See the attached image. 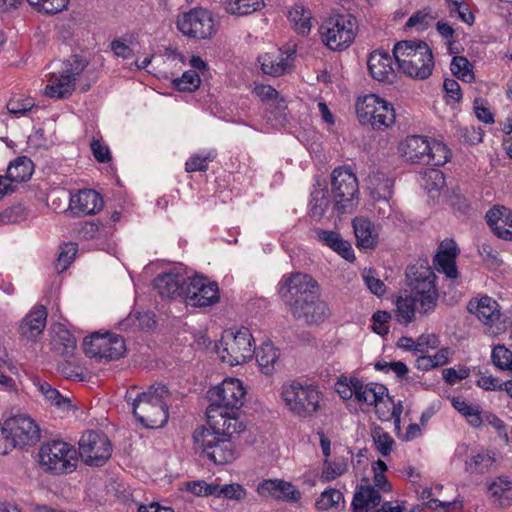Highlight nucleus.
Wrapping results in <instances>:
<instances>
[{"mask_svg": "<svg viewBox=\"0 0 512 512\" xmlns=\"http://www.w3.org/2000/svg\"><path fill=\"white\" fill-rule=\"evenodd\" d=\"M402 156L410 163L426 165L429 163V140L424 136H408L400 143Z\"/></svg>", "mask_w": 512, "mask_h": 512, "instance_id": "23", "label": "nucleus"}, {"mask_svg": "<svg viewBox=\"0 0 512 512\" xmlns=\"http://www.w3.org/2000/svg\"><path fill=\"white\" fill-rule=\"evenodd\" d=\"M393 56L384 50L373 51L367 61L373 79L379 82L392 83L396 78L393 68Z\"/></svg>", "mask_w": 512, "mask_h": 512, "instance_id": "21", "label": "nucleus"}, {"mask_svg": "<svg viewBox=\"0 0 512 512\" xmlns=\"http://www.w3.org/2000/svg\"><path fill=\"white\" fill-rule=\"evenodd\" d=\"M84 351L87 356L106 360H117L121 358L125 351L124 339L115 334L106 333L101 335L95 332L90 340H84Z\"/></svg>", "mask_w": 512, "mask_h": 512, "instance_id": "16", "label": "nucleus"}, {"mask_svg": "<svg viewBox=\"0 0 512 512\" xmlns=\"http://www.w3.org/2000/svg\"><path fill=\"white\" fill-rule=\"evenodd\" d=\"M393 57L398 69L414 79H427L434 68L432 50L422 40H404L393 48Z\"/></svg>", "mask_w": 512, "mask_h": 512, "instance_id": "3", "label": "nucleus"}, {"mask_svg": "<svg viewBox=\"0 0 512 512\" xmlns=\"http://www.w3.org/2000/svg\"><path fill=\"white\" fill-rule=\"evenodd\" d=\"M488 498L500 508L512 505V480L507 476H497L486 483Z\"/></svg>", "mask_w": 512, "mask_h": 512, "instance_id": "27", "label": "nucleus"}, {"mask_svg": "<svg viewBox=\"0 0 512 512\" xmlns=\"http://www.w3.org/2000/svg\"><path fill=\"white\" fill-rule=\"evenodd\" d=\"M381 502V495L375 487L369 483L360 485L354 494L352 501L353 512H369Z\"/></svg>", "mask_w": 512, "mask_h": 512, "instance_id": "33", "label": "nucleus"}, {"mask_svg": "<svg viewBox=\"0 0 512 512\" xmlns=\"http://www.w3.org/2000/svg\"><path fill=\"white\" fill-rule=\"evenodd\" d=\"M47 320V310L43 305L36 306L27 314L19 325V333L22 338L32 341L40 335Z\"/></svg>", "mask_w": 512, "mask_h": 512, "instance_id": "29", "label": "nucleus"}, {"mask_svg": "<svg viewBox=\"0 0 512 512\" xmlns=\"http://www.w3.org/2000/svg\"><path fill=\"white\" fill-rule=\"evenodd\" d=\"M70 360L64 359V362L58 365V371L67 379L83 381L85 379L83 369L74 365Z\"/></svg>", "mask_w": 512, "mask_h": 512, "instance_id": "56", "label": "nucleus"}, {"mask_svg": "<svg viewBox=\"0 0 512 512\" xmlns=\"http://www.w3.org/2000/svg\"><path fill=\"white\" fill-rule=\"evenodd\" d=\"M257 492L263 497H271L283 502H298L301 492L291 483L280 479H266L257 486Z\"/></svg>", "mask_w": 512, "mask_h": 512, "instance_id": "20", "label": "nucleus"}, {"mask_svg": "<svg viewBox=\"0 0 512 512\" xmlns=\"http://www.w3.org/2000/svg\"><path fill=\"white\" fill-rule=\"evenodd\" d=\"M88 61L79 56L72 55L62 63L59 71L49 75L48 84L45 87V95L51 98L64 99L72 95L75 83L84 71Z\"/></svg>", "mask_w": 512, "mask_h": 512, "instance_id": "10", "label": "nucleus"}, {"mask_svg": "<svg viewBox=\"0 0 512 512\" xmlns=\"http://www.w3.org/2000/svg\"><path fill=\"white\" fill-rule=\"evenodd\" d=\"M111 454V442L103 432L88 431L82 435L79 441V455L86 464L103 466Z\"/></svg>", "mask_w": 512, "mask_h": 512, "instance_id": "15", "label": "nucleus"}, {"mask_svg": "<svg viewBox=\"0 0 512 512\" xmlns=\"http://www.w3.org/2000/svg\"><path fill=\"white\" fill-rule=\"evenodd\" d=\"M237 412L238 410H235L234 413L229 411L221 413L219 416L215 415L213 418H207L208 428L231 440L233 434H239L245 430V425L239 421Z\"/></svg>", "mask_w": 512, "mask_h": 512, "instance_id": "30", "label": "nucleus"}, {"mask_svg": "<svg viewBox=\"0 0 512 512\" xmlns=\"http://www.w3.org/2000/svg\"><path fill=\"white\" fill-rule=\"evenodd\" d=\"M353 388L356 390V400L358 402L366 403L367 405H377L383 400L384 395L387 393V388L378 383H369L364 385L361 380H355L352 383Z\"/></svg>", "mask_w": 512, "mask_h": 512, "instance_id": "38", "label": "nucleus"}, {"mask_svg": "<svg viewBox=\"0 0 512 512\" xmlns=\"http://www.w3.org/2000/svg\"><path fill=\"white\" fill-rule=\"evenodd\" d=\"M26 208L23 204H15L0 213V224H14L26 219Z\"/></svg>", "mask_w": 512, "mask_h": 512, "instance_id": "53", "label": "nucleus"}, {"mask_svg": "<svg viewBox=\"0 0 512 512\" xmlns=\"http://www.w3.org/2000/svg\"><path fill=\"white\" fill-rule=\"evenodd\" d=\"M447 2L448 8L452 14L456 13L459 18L467 24L473 23L474 16L469 12L468 6L465 3L460 0H447Z\"/></svg>", "mask_w": 512, "mask_h": 512, "instance_id": "57", "label": "nucleus"}, {"mask_svg": "<svg viewBox=\"0 0 512 512\" xmlns=\"http://www.w3.org/2000/svg\"><path fill=\"white\" fill-rule=\"evenodd\" d=\"M460 137L470 145H476L482 142L484 132L480 127L466 126L459 129Z\"/></svg>", "mask_w": 512, "mask_h": 512, "instance_id": "59", "label": "nucleus"}, {"mask_svg": "<svg viewBox=\"0 0 512 512\" xmlns=\"http://www.w3.org/2000/svg\"><path fill=\"white\" fill-rule=\"evenodd\" d=\"M330 206L328 191L325 188H316L311 193L309 215L315 221H320Z\"/></svg>", "mask_w": 512, "mask_h": 512, "instance_id": "42", "label": "nucleus"}, {"mask_svg": "<svg viewBox=\"0 0 512 512\" xmlns=\"http://www.w3.org/2000/svg\"><path fill=\"white\" fill-rule=\"evenodd\" d=\"M245 390L239 379L228 378L221 384L208 391L209 406L206 409L207 418H213L221 413H234L243 405Z\"/></svg>", "mask_w": 512, "mask_h": 512, "instance_id": "9", "label": "nucleus"}, {"mask_svg": "<svg viewBox=\"0 0 512 512\" xmlns=\"http://www.w3.org/2000/svg\"><path fill=\"white\" fill-rule=\"evenodd\" d=\"M290 311L295 319L313 325L325 321L330 316L327 303L319 298V294H308L305 299H297L290 303Z\"/></svg>", "mask_w": 512, "mask_h": 512, "instance_id": "17", "label": "nucleus"}, {"mask_svg": "<svg viewBox=\"0 0 512 512\" xmlns=\"http://www.w3.org/2000/svg\"><path fill=\"white\" fill-rule=\"evenodd\" d=\"M102 207V197L92 189L80 190L77 194L70 197V208L77 214H95L100 211Z\"/></svg>", "mask_w": 512, "mask_h": 512, "instance_id": "28", "label": "nucleus"}, {"mask_svg": "<svg viewBox=\"0 0 512 512\" xmlns=\"http://www.w3.org/2000/svg\"><path fill=\"white\" fill-rule=\"evenodd\" d=\"M315 234L319 241L337 252L344 259L351 261L355 258L350 243L343 240L339 233L317 228L315 229Z\"/></svg>", "mask_w": 512, "mask_h": 512, "instance_id": "36", "label": "nucleus"}, {"mask_svg": "<svg viewBox=\"0 0 512 512\" xmlns=\"http://www.w3.org/2000/svg\"><path fill=\"white\" fill-rule=\"evenodd\" d=\"M153 284L162 298L180 297L185 299L187 279L180 274H160L154 279Z\"/></svg>", "mask_w": 512, "mask_h": 512, "instance_id": "26", "label": "nucleus"}, {"mask_svg": "<svg viewBox=\"0 0 512 512\" xmlns=\"http://www.w3.org/2000/svg\"><path fill=\"white\" fill-rule=\"evenodd\" d=\"M356 377L341 376L336 382V391L339 396L344 400H349L353 396L356 398V390L353 388L352 383L355 384Z\"/></svg>", "mask_w": 512, "mask_h": 512, "instance_id": "55", "label": "nucleus"}, {"mask_svg": "<svg viewBox=\"0 0 512 512\" xmlns=\"http://www.w3.org/2000/svg\"><path fill=\"white\" fill-rule=\"evenodd\" d=\"M356 113L362 124H369L373 129H386L395 122L392 104L375 94L366 95L357 102Z\"/></svg>", "mask_w": 512, "mask_h": 512, "instance_id": "12", "label": "nucleus"}, {"mask_svg": "<svg viewBox=\"0 0 512 512\" xmlns=\"http://www.w3.org/2000/svg\"><path fill=\"white\" fill-rule=\"evenodd\" d=\"M38 456L41 468L55 475L72 473L77 468V450L60 439L43 442Z\"/></svg>", "mask_w": 512, "mask_h": 512, "instance_id": "7", "label": "nucleus"}, {"mask_svg": "<svg viewBox=\"0 0 512 512\" xmlns=\"http://www.w3.org/2000/svg\"><path fill=\"white\" fill-rule=\"evenodd\" d=\"M312 14L303 6L296 5L288 13V19L293 24L298 34L307 36L311 30Z\"/></svg>", "mask_w": 512, "mask_h": 512, "instance_id": "43", "label": "nucleus"}, {"mask_svg": "<svg viewBox=\"0 0 512 512\" xmlns=\"http://www.w3.org/2000/svg\"><path fill=\"white\" fill-rule=\"evenodd\" d=\"M470 62L463 56H454L450 64L451 72L462 80L474 78Z\"/></svg>", "mask_w": 512, "mask_h": 512, "instance_id": "51", "label": "nucleus"}, {"mask_svg": "<svg viewBox=\"0 0 512 512\" xmlns=\"http://www.w3.org/2000/svg\"><path fill=\"white\" fill-rule=\"evenodd\" d=\"M193 439L202 448L203 453L217 465H223L235 459L231 440L208 427L195 430Z\"/></svg>", "mask_w": 512, "mask_h": 512, "instance_id": "14", "label": "nucleus"}, {"mask_svg": "<svg viewBox=\"0 0 512 512\" xmlns=\"http://www.w3.org/2000/svg\"><path fill=\"white\" fill-rule=\"evenodd\" d=\"M457 245L452 239H445L441 242L439 250L434 257V265L439 272L444 273L448 278L458 277V270L455 259L457 257Z\"/></svg>", "mask_w": 512, "mask_h": 512, "instance_id": "25", "label": "nucleus"}, {"mask_svg": "<svg viewBox=\"0 0 512 512\" xmlns=\"http://www.w3.org/2000/svg\"><path fill=\"white\" fill-rule=\"evenodd\" d=\"M474 112L479 121L486 124L494 123V115L486 106V101L484 99L476 98L474 100Z\"/></svg>", "mask_w": 512, "mask_h": 512, "instance_id": "62", "label": "nucleus"}, {"mask_svg": "<svg viewBox=\"0 0 512 512\" xmlns=\"http://www.w3.org/2000/svg\"><path fill=\"white\" fill-rule=\"evenodd\" d=\"M254 338L250 330L241 327L236 332L225 331L221 340L215 344V350L222 362L230 366L246 363L254 355Z\"/></svg>", "mask_w": 512, "mask_h": 512, "instance_id": "8", "label": "nucleus"}, {"mask_svg": "<svg viewBox=\"0 0 512 512\" xmlns=\"http://www.w3.org/2000/svg\"><path fill=\"white\" fill-rule=\"evenodd\" d=\"M35 385L38 391L49 401L52 405L63 409L70 410L73 405L71 399L67 396H63L56 388L52 387L48 382L37 380Z\"/></svg>", "mask_w": 512, "mask_h": 512, "instance_id": "41", "label": "nucleus"}, {"mask_svg": "<svg viewBox=\"0 0 512 512\" xmlns=\"http://www.w3.org/2000/svg\"><path fill=\"white\" fill-rule=\"evenodd\" d=\"M343 501V494L339 490L329 488L321 493L315 502V507L318 511H327L333 507H337L339 503Z\"/></svg>", "mask_w": 512, "mask_h": 512, "instance_id": "46", "label": "nucleus"}, {"mask_svg": "<svg viewBox=\"0 0 512 512\" xmlns=\"http://www.w3.org/2000/svg\"><path fill=\"white\" fill-rule=\"evenodd\" d=\"M486 221L493 233L501 239L512 240V211L494 206L486 213Z\"/></svg>", "mask_w": 512, "mask_h": 512, "instance_id": "24", "label": "nucleus"}, {"mask_svg": "<svg viewBox=\"0 0 512 512\" xmlns=\"http://www.w3.org/2000/svg\"><path fill=\"white\" fill-rule=\"evenodd\" d=\"M247 495L246 489L237 483L222 485L221 497L229 500H243Z\"/></svg>", "mask_w": 512, "mask_h": 512, "instance_id": "60", "label": "nucleus"}, {"mask_svg": "<svg viewBox=\"0 0 512 512\" xmlns=\"http://www.w3.org/2000/svg\"><path fill=\"white\" fill-rule=\"evenodd\" d=\"M200 77L195 70H189L183 73L179 78L172 81L173 87L182 92L195 91L200 85Z\"/></svg>", "mask_w": 512, "mask_h": 512, "instance_id": "49", "label": "nucleus"}, {"mask_svg": "<svg viewBox=\"0 0 512 512\" xmlns=\"http://www.w3.org/2000/svg\"><path fill=\"white\" fill-rule=\"evenodd\" d=\"M185 300L192 306H211L219 300V289L216 282H210L202 276L188 278Z\"/></svg>", "mask_w": 512, "mask_h": 512, "instance_id": "18", "label": "nucleus"}, {"mask_svg": "<svg viewBox=\"0 0 512 512\" xmlns=\"http://www.w3.org/2000/svg\"><path fill=\"white\" fill-rule=\"evenodd\" d=\"M353 229L360 248L371 249L377 244L378 233L373 223L365 217H356L353 220Z\"/></svg>", "mask_w": 512, "mask_h": 512, "instance_id": "37", "label": "nucleus"}, {"mask_svg": "<svg viewBox=\"0 0 512 512\" xmlns=\"http://www.w3.org/2000/svg\"><path fill=\"white\" fill-rule=\"evenodd\" d=\"M254 354L262 373L272 374L279 358L278 351L273 344L270 342L263 343L258 349L254 348Z\"/></svg>", "mask_w": 512, "mask_h": 512, "instance_id": "40", "label": "nucleus"}, {"mask_svg": "<svg viewBox=\"0 0 512 512\" xmlns=\"http://www.w3.org/2000/svg\"><path fill=\"white\" fill-rule=\"evenodd\" d=\"M358 21L350 13H336L327 17L319 28L323 44L333 51L347 49L355 40Z\"/></svg>", "mask_w": 512, "mask_h": 512, "instance_id": "5", "label": "nucleus"}, {"mask_svg": "<svg viewBox=\"0 0 512 512\" xmlns=\"http://www.w3.org/2000/svg\"><path fill=\"white\" fill-rule=\"evenodd\" d=\"M494 453L487 449L473 451L465 460L464 470L471 476L484 475L492 471L495 465Z\"/></svg>", "mask_w": 512, "mask_h": 512, "instance_id": "32", "label": "nucleus"}, {"mask_svg": "<svg viewBox=\"0 0 512 512\" xmlns=\"http://www.w3.org/2000/svg\"><path fill=\"white\" fill-rule=\"evenodd\" d=\"M52 350L64 359H72L76 351V339L64 326L59 325L51 340Z\"/></svg>", "mask_w": 512, "mask_h": 512, "instance_id": "35", "label": "nucleus"}, {"mask_svg": "<svg viewBox=\"0 0 512 512\" xmlns=\"http://www.w3.org/2000/svg\"><path fill=\"white\" fill-rule=\"evenodd\" d=\"M318 284L310 275L304 273H293L283 279L280 293L289 303L297 299H305L308 294L318 293Z\"/></svg>", "mask_w": 512, "mask_h": 512, "instance_id": "19", "label": "nucleus"}, {"mask_svg": "<svg viewBox=\"0 0 512 512\" xmlns=\"http://www.w3.org/2000/svg\"><path fill=\"white\" fill-rule=\"evenodd\" d=\"M391 318V315L386 311L378 310L376 311L373 316V331L377 333L378 335L384 336L388 334L389 328L386 326V323Z\"/></svg>", "mask_w": 512, "mask_h": 512, "instance_id": "61", "label": "nucleus"}, {"mask_svg": "<svg viewBox=\"0 0 512 512\" xmlns=\"http://www.w3.org/2000/svg\"><path fill=\"white\" fill-rule=\"evenodd\" d=\"M77 254V246L73 243L64 244L60 248L55 267L58 271H65L74 260Z\"/></svg>", "mask_w": 512, "mask_h": 512, "instance_id": "54", "label": "nucleus"}, {"mask_svg": "<svg viewBox=\"0 0 512 512\" xmlns=\"http://www.w3.org/2000/svg\"><path fill=\"white\" fill-rule=\"evenodd\" d=\"M169 398V390L163 384L151 385L141 393L137 392L136 387H131L125 395L126 401L132 405V413L137 421L150 429L161 428L167 423Z\"/></svg>", "mask_w": 512, "mask_h": 512, "instance_id": "1", "label": "nucleus"}, {"mask_svg": "<svg viewBox=\"0 0 512 512\" xmlns=\"http://www.w3.org/2000/svg\"><path fill=\"white\" fill-rule=\"evenodd\" d=\"M265 3L263 0H229L225 2V9L232 15H248L261 10Z\"/></svg>", "mask_w": 512, "mask_h": 512, "instance_id": "44", "label": "nucleus"}, {"mask_svg": "<svg viewBox=\"0 0 512 512\" xmlns=\"http://www.w3.org/2000/svg\"><path fill=\"white\" fill-rule=\"evenodd\" d=\"M280 396L285 408L298 419H313L324 409L323 393L317 385L306 381L284 383Z\"/></svg>", "mask_w": 512, "mask_h": 512, "instance_id": "2", "label": "nucleus"}, {"mask_svg": "<svg viewBox=\"0 0 512 512\" xmlns=\"http://www.w3.org/2000/svg\"><path fill=\"white\" fill-rule=\"evenodd\" d=\"M491 359L498 369L504 370L505 364L512 360V352L505 346L498 345L492 350Z\"/></svg>", "mask_w": 512, "mask_h": 512, "instance_id": "58", "label": "nucleus"}, {"mask_svg": "<svg viewBox=\"0 0 512 512\" xmlns=\"http://www.w3.org/2000/svg\"><path fill=\"white\" fill-rule=\"evenodd\" d=\"M429 148L427 155L429 163L427 165L441 166L449 160L450 150L444 143L434 140L432 142L429 141Z\"/></svg>", "mask_w": 512, "mask_h": 512, "instance_id": "48", "label": "nucleus"}, {"mask_svg": "<svg viewBox=\"0 0 512 512\" xmlns=\"http://www.w3.org/2000/svg\"><path fill=\"white\" fill-rule=\"evenodd\" d=\"M39 440L40 428L28 416H14L0 425V455H6L14 448L32 446Z\"/></svg>", "mask_w": 512, "mask_h": 512, "instance_id": "4", "label": "nucleus"}, {"mask_svg": "<svg viewBox=\"0 0 512 512\" xmlns=\"http://www.w3.org/2000/svg\"><path fill=\"white\" fill-rule=\"evenodd\" d=\"M419 302L412 295L400 296L396 302L397 320L405 325L413 321Z\"/></svg>", "mask_w": 512, "mask_h": 512, "instance_id": "45", "label": "nucleus"}, {"mask_svg": "<svg viewBox=\"0 0 512 512\" xmlns=\"http://www.w3.org/2000/svg\"><path fill=\"white\" fill-rule=\"evenodd\" d=\"M176 25L184 36L197 40L210 39L217 32L212 12L202 7L179 15Z\"/></svg>", "mask_w": 512, "mask_h": 512, "instance_id": "13", "label": "nucleus"}, {"mask_svg": "<svg viewBox=\"0 0 512 512\" xmlns=\"http://www.w3.org/2000/svg\"><path fill=\"white\" fill-rule=\"evenodd\" d=\"M393 181L389 178H384L371 192L372 198L375 201L374 208L378 215L382 218H389L392 212V205L390 199L393 194Z\"/></svg>", "mask_w": 512, "mask_h": 512, "instance_id": "34", "label": "nucleus"}, {"mask_svg": "<svg viewBox=\"0 0 512 512\" xmlns=\"http://www.w3.org/2000/svg\"><path fill=\"white\" fill-rule=\"evenodd\" d=\"M294 54L295 50L293 49H289L286 52L275 50L260 55L258 62L263 73L274 77L281 76L288 71Z\"/></svg>", "mask_w": 512, "mask_h": 512, "instance_id": "22", "label": "nucleus"}, {"mask_svg": "<svg viewBox=\"0 0 512 512\" xmlns=\"http://www.w3.org/2000/svg\"><path fill=\"white\" fill-rule=\"evenodd\" d=\"M216 155L215 151H209L206 155L195 154L186 161L185 170L187 172H205L208 169V162L213 161Z\"/></svg>", "mask_w": 512, "mask_h": 512, "instance_id": "50", "label": "nucleus"}, {"mask_svg": "<svg viewBox=\"0 0 512 512\" xmlns=\"http://www.w3.org/2000/svg\"><path fill=\"white\" fill-rule=\"evenodd\" d=\"M90 146L93 155L98 162L107 163L111 160V154L108 146L103 145L100 140L94 139Z\"/></svg>", "mask_w": 512, "mask_h": 512, "instance_id": "64", "label": "nucleus"}, {"mask_svg": "<svg viewBox=\"0 0 512 512\" xmlns=\"http://www.w3.org/2000/svg\"><path fill=\"white\" fill-rule=\"evenodd\" d=\"M406 277L410 287V295L418 302L422 313L434 310L438 300L435 286L436 275L427 262H420L407 268Z\"/></svg>", "mask_w": 512, "mask_h": 512, "instance_id": "6", "label": "nucleus"}, {"mask_svg": "<svg viewBox=\"0 0 512 512\" xmlns=\"http://www.w3.org/2000/svg\"><path fill=\"white\" fill-rule=\"evenodd\" d=\"M434 17L430 14V11L427 9L419 10L413 13L405 24V29L415 27L417 30H425L427 29Z\"/></svg>", "mask_w": 512, "mask_h": 512, "instance_id": "52", "label": "nucleus"}, {"mask_svg": "<svg viewBox=\"0 0 512 512\" xmlns=\"http://www.w3.org/2000/svg\"><path fill=\"white\" fill-rule=\"evenodd\" d=\"M477 386L485 391H503V382L492 375H482L476 382Z\"/></svg>", "mask_w": 512, "mask_h": 512, "instance_id": "63", "label": "nucleus"}, {"mask_svg": "<svg viewBox=\"0 0 512 512\" xmlns=\"http://www.w3.org/2000/svg\"><path fill=\"white\" fill-rule=\"evenodd\" d=\"M331 193L334 199L333 208L338 213H345L353 208L358 200L359 185L350 168L337 167L332 171Z\"/></svg>", "mask_w": 512, "mask_h": 512, "instance_id": "11", "label": "nucleus"}, {"mask_svg": "<svg viewBox=\"0 0 512 512\" xmlns=\"http://www.w3.org/2000/svg\"><path fill=\"white\" fill-rule=\"evenodd\" d=\"M467 310L473 313L486 325H491L500 317L498 303L489 296L480 299H472L467 305Z\"/></svg>", "mask_w": 512, "mask_h": 512, "instance_id": "31", "label": "nucleus"}, {"mask_svg": "<svg viewBox=\"0 0 512 512\" xmlns=\"http://www.w3.org/2000/svg\"><path fill=\"white\" fill-rule=\"evenodd\" d=\"M371 436L377 451L384 457L388 456L394 445V440L390 434L380 426L375 427L372 430Z\"/></svg>", "mask_w": 512, "mask_h": 512, "instance_id": "47", "label": "nucleus"}, {"mask_svg": "<svg viewBox=\"0 0 512 512\" xmlns=\"http://www.w3.org/2000/svg\"><path fill=\"white\" fill-rule=\"evenodd\" d=\"M33 167V162L28 157L20 156L9 164L6 174L18 186L31 178Z\"/></svg>", "mask_w": 512, "mask_h": 512, "instance_id": "39", "label": "nucleus"}]
</instances>
